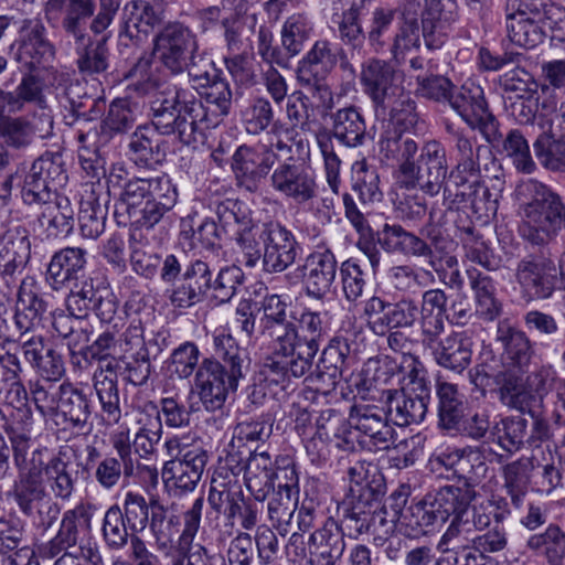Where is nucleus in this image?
<instances>
[{
	"label": "nucleus",
	"instance_id": "nucleus-14",
	"mask_svg": "<svg viewBox=\"0 0 565 565\" xmlns=\"http://www.w3.org/2000/svg\"><path fill=\"white\" fill-rule=\"evenodd\" d=\"M171 458L164 463L163 477L180 492L193 491L209 461V452L199 444H188L185 438L172 437L166 444Z\"/></svg>",
	"mask_w": 565,
	"mask_h": 565
},
{
	"label": "nucleus",
	"instance_id": "nucleus-22",
	"mask_svg": "<svg viewBox=\"0 0 565 565\" xmlns=\"http://www.w3.org/2000/svg\"><path fill=\"white\" fill-rule=\"evenodd\" d=\"M413 177H408L405 188H419L424 193L435 196L444 190L448 173V162L445 146L436 140L426 141L420 148Z\"/></svg>",
	"mask_w": 565,
	"mask_h": 565
},
{
	"label": "nucleus",
	"instance_id": "nucleus-44",
	"mask_svg": "<svg viewBox=\"0 0 565 565\" xmlns=\"http://www.w3.org/2000/svg\"><path fill=\"white\" fill-rule=\"evenodd\" d=\"M331 72L319 64H315L309 57L302 56L296 68L297 83L307 88L312 97L318 99L320 107L328 113L334 107V96L331 87L327 83V77Z\"/></svg>",
	"mask_w": 565,
	"mask_h": 565
},
{
	"label": "nucleus",
	"instance_id": "nucleus-27",
	"mask_svg": "<svg viewBox=\"0 0 565 565\" xmlns=\"http://www.w3.org/2000/svg\"><path fill=\"white\" fill-rule=\"evenodd\" d=\"M449 135L451 154L456 166L449 172V182L454 185L463 184L466 181L480 174V151L482 146L477 143L476 136L465 129L446 128Z\"/></svg>",
	"mask_w": 565,
	"mask_h": 565
},
{
	"label": "nucleus",
	"instance_id": "nucleus-35",
	"mask_svg": "<svg viewBox=\"0 0 565 565\" xmlns=\"http://www.w3.org/2000/svg\"><path fill=\"white\" fill-rule=\"evenodd\" d=\"M505 18H529L545 21L553 31V38L565 41V9L548 0H505Z\"/></svg>",
	"mask_w": 565,
	"mask_h": 565
},
{
	"label": "nucleus",
	"instance_id": "nucleus-63",
	"mask_svg": "<svg viewBox=\"0 0 565 565\" xmlns=\"http://www.w3.org/2000/svg\"><path fill=\"white\" fill-rule=\"evenodd\" d=\"M419 236L406 231L399 224L385 223L381 230L376 232V241L379 245L387 253L403 254L405 256L416 257L417 250L423 245L419 244Z\"/></svg>",
	"mask_w": 565,
	"mask_h": 565
},
{
	"label": "nucleus",
	"instance_id": "nucleus-58",
	"mask_svg": "<svg viewBox=\"0 0 565 565\" xmlns=\"http://www.w3.org/2000/svg\"><path fill=\"white\" fill-rule=\"evenodd\" d=\"M526 547L543 556L546 565H565V532L550 524L544 532L531 535Z\"/></svg>",
	"mask_w": 565,
	"mask_h": 565
},
{
	"label": "nucleus",
	"instance_id": "nucleus-50",
	"mask_svg": "<svg viewBox=\"0 0 565 565\" xmlns=\"http://www.w3.org/2000/svg\"><path fill=\"white\" fill-rule=\"evenodd\" d=\"M161 15L145 0H130L122 9V26L120 36L140 41V34L147 36L150 31L160 25Z\"/></svg>",
	"mask_w": 565,
	"mask_h": 565
},
{
	"label": "nucleus",
	"instance_id": "nucleus-59",
	"mask_svg": "<svg viewBox=\"0 0 565 565\" xmlns=\"http://www.w3.org/2000/svg\"><path fill=\"white\" fill-rule=\"evenodd\" d=\"M533 460L522 456L502 468L503 487L515 508H521L531 482Z\"/></svg>",
	"mask_w": 565,
	"mask_h": 565
},
{
	"label": "nucleus",
	"instance_id": "nucleus-47",
	"mask_svg": "<svg viewBox=\"0 0 565 565\" xmlns=\"http://www.w3.org/2000/svg\"><path fill=\"white\" fill-rule=\"evenodd\" d=\"M436 396L438 399V425L444 430H459L461 419L465 418V395L459 392L456 384L440 381L436 382Z\"/></svg>",
	"mask_w": 565,
	"mask_h": 565
},
{
	"label": "nucleus",
	"instance_id": "nucleus-21",
	"mask_svg": "<svg viewBox=\"0 0 565 565\" xmlns=\"http://www.w3.org/2000/svg\"><path fill=\"white\" fill-rule=\"evenodd\" d=\"M270 174L271 188L296 203H306L317 196L318 185L311 169L301 161L287 158L276 162Z\"/></svg>",
	"mask_w": 565,
	"mask_h": 565
},
{
	"label": "nucleus",
	"instance_id": "nucleus-11",
	"mask_svg": "<svg viewBox=\"0 0 565 565\" xmlns=\"http://www.w3.org/2000/svg\"><path fill=\"white\" fill-rule=\"evenodd\" d=\"M525 370L502 365L494 371L488 364H478L469 371L470 382L482 395L495 393L499 402L510 409L525 414L533 409L536 397L525 387Z\"/></svg>",
	"mask_w": 565,
	"mask_h": 565
},
{
	"label": "nucleus",
	"instance_id": "nucleus-42",
	"mask_svg": "<svg viewBox=\"0 0 565 565\" xmlns=\"http://www.w3.org/2000/svg\"><path fill=\"white\" fill-rule=\"evenodd\" d=\"M156 126L139 127L130 136L128 157L139 168H152L161 163L166 157L164 141L160 138Z\"/></svg>",
	"mask_w": 565,
	"mask_h": 565
},
{
	"label": "nucleus",
	"instance_id": "nucleus-9",
	"mask_svg": "<svg viewBox=\"0 0 565 565\" xmlns=\"http://www.w3.org/2000/svg\"><path fill=\"white\" fill-rule=\"evenodd\" d=\"M331 130L317 136V142L324 161L326 179L333 193L340 189L341 159L334 150L333 140L348 149H356L369 137L366 120L361 109L349 105L331 114Z\"/></svg>",
	"mask_w": 565,
	"mask_h": 565
},
{
	"label": "nucleus",
	"instance_id": "nucleus-32",
	"mask_svg": "<svg viewBox=\"0 0 565 565\" xmlns=\"http://www.w3.org/2000/svg\"><path fill=\"white\" fill-rule=\"evenodd\" d=\"M423 498L438 525H441L455 515L457 521H461L466 507L477 498V491L447 484L428 491Z\"/></svg>",
	"mask_w": 565,
	"mask_h": 565
},
{
	"label": "nucleus",
	"instance_id": "nucleus-12",
	"mask_svg": "<svg viewBox=\"0 0 565 565\" xmlns=\"http://www.w3.org/2000/svg\"><path fill=\"white\" fill-rule=\"evenodd\" d=\"M407 500L408 488L404 486L390 494L384 503L386 520L383 534L391 535L397 532L409 539H419L438 526L424 498L409 505H407Z\"/></svg>",
	"mask_w": 565,
	"mask_h": 565
},
{
	"label": "nucleus",
	"instance_id": "nucleus-57",
	"mask_svg": "<svg viewBox=\"0 0 565 565\" xmlns=\"http://www.w3.org/2000/svg\"><path fill=\"white\" fill-rule=\"evenodd\" d=\"M313 32L310 18L303 12L289 15L280 30V43L287 61L298 56L305 49Z\"/></svg>",
	"mask_w": 565,
	"mask_h": 565
},
{
	"label": "nucleus",
	"instance_id": "nucleus-20",
	"mask_svg": "<svg viewBox=\"0 0 565 565\" xmlns=\"http://www.w3.org/2000/svg\"><path fill=\"white\" fill-rule=\"evenodd\" d=\"M258 238L263 244L262 270L266 274H280L297 258L298 243L290 230L279 222H266L259 227Z\"/></svg>",
	"mask_w": 565,
	"mask_h": 565
},
{
	"label": "nucleus",
	"instance_id": "nucleus-60",
	"mask_svg": "<svg viewBox=\"0 0 565 565\" xmlns=\"http://www.w3.org/2000/svg\"><path fill=\"white\" fill-rule=\"evenodd\" d=\"M181 526L180 516L159 500H151L150 531L158 550L164 551L179 534Z\"/></svg>",
	"mask_w": 565,
	"mask_h": 565
},
{
	"label": "nucleus",
	"instance_id": "nucleus-39",
	"mask_svg": "<svg viewBox=\"0 0 565 565\" xmlns=\"http://www.w3.org/2000/svg\"><path fill=\"white\" fill-rule=\"evenodd\" d=\"M108 192L103 184L94 183L85 190L79 202L78 225L83 237L96 239L105 230Z\"/></svg>",
	"mask_w": 565,
	"mask_h": 565
},
{
	"label": "nucleus",
	"instance_id": "nucleus-33",
	"mask_svg": "<svg viewBox=\"0 0 565 565\" xmlns=\"http://www.w3.org/2000/svg\"><path fill=\"white\" fill-rule=\"evenodd\" d=\"M338 262L329 249L311 254L303 266V288L309 298L323 300L332 289Z\"/></svg>",
	"mask_w": 565,
	"mask_h": 565
},
{
	"label": "nucleus",
	"instance_id": "nucleus-8",
	"mask_svg": "<svg viewBox=\"0 0 565 565\" xmlns=\"http://www.w3.org/2000/svg\"><path fill=\"white\" fill-rule=\"evenodd\" d=\"M271 339V352L264 359L259 374L264 381L286 387L312 367L315 354L303 344L296 324L265 333Z\"/></svg>",
	"mask_w": 565,
	"mask_h": 565
},
{
	"label": "nucleus",
	"instance_id": "nucleus-51",
	"mask_svg": "<svg viewBox=\"0 0 565 565\" xmlns=\"http://www.w3.org/2000/svg\"><path fill=\"white\" fill-rule=\"evenodd\" d=\"M87 522L83 509L68 510L63 514L62 522L56 535L44 544L40 553L47 558L62 554H70L67 551L75 547L79 539V529Z\"/></svg>",
	"mask_w": 565,
	"mask_h": 565
},
{
	"label": "nucleus",
	"instance_id": "nucleus-34",
	"mask_svg": "<svg viewBox=\"0 0 565 565\" xmlns=\"http://www.w3.org/2000/svg\"><path fill=\"white\" fill-rule=\"evenodd\" d=\"M25 361L45 382H56L65 373L62 354L42 335H31L21 341Z\"/></svg>",
	"mask_w": 565,
	"mask_h": 565
},
{
	"label": "nucleus",
	"instance_id": "nucleus-5",
	"mask_svg": "<svg viewBox=\"0 0 565 565\" xmlns=\"http://www.w3.org/2000/svg\"><path fill=\"white\" fill-rule=\"evenodd\" d=\"M522 223L520 234L532 245L543 246L565 232L564 199L550 185L529 179L516 188Z\"/></svg>",
	"mask_w": 565,
	"mask_h": 565
},
{
	"label": "nucleus",
	"instance_id": "nucleus-41",
	"mask_svg": "<svg viewBox=\"0 0 565 565\" xmlns=\"http://www.w3.org/2000/svg\"><path fill=\"white\" fill-rule=\"evenodd\" d=\"M427 350L441 367L461 373L471 363V341L462 332H451Z\"/></svg>",
	"mask_w": 565,
	"mask_h": 565
},
{
	"label": "nucleus",
	"instance_id": "nucleus-6",
	"mask_svg": "<svg viewBox=\"0 0 565 565\" xmlns=\"http://www.w3.org/2000/svg\"><path fill=\"white\" fill-rule=\"evenodd\" d=\"M349 489L342 501V526L349 536L382 532L386 520L382 478L370 476L363 462H356L348 470Z\"/></svg>",
	"mask_w": 565,
	"mask_h": 565
},
{
	"label": "nucleus",
	"instance_id": "nucleus-64",
	"mask_svg": "<svg viewBox=\"0 0 565 565\" xmlns=\"http://www.w3.org/2000/svg\"><path fill=\"white\" fill-rule=\"evenodd\" d=\"M352 190L363 203L380 202L383 193L380 188V175L376 167L366 159L358 160L351 169Z\"/></svg>",
	"mask_w": 565,
	"mask_h": 565
},
{
	"label": "nucleus",
	"instance_id": "nucleus-48",
	"mask_svg": "<svg viewBox=\"0 0 565 565\" xmlns=\"http://www.w3.org/2000/svg\"><path fill=\"white\" fill-rule=\"evenodd\" d=\"M39 210V226L46 238L66 236L73 231L74 209L66 196L60 195Z\"/></svg>",
	"mask_w": 565,
	"mask_h": 565
},
{
	"label": "nucleus",
	"instance_id": "nucleus-61",
	"mask_svg": "<svg viewBox=\"0 0 565 565\" xmlns=\"http://www.w3.org/2000/svg\"><path fill=\"white\" fill-rule=\"evenodd\" d=\"M31 257V244L26 236L8 241L0 250V276L8 287L14 285V276L21 273Z\"/></svg>",
	"mask_w": 565,
	"mask_h": 565
},
{
	"label": "nucleus",
	"instance_id": "nucleus-24",
	"mask_svg": "<svg viewBox=\"0 0 565 565\" xmlns=\"http://www.w3.org/2000/svg\"><path fill=\"white\" fill-rule=\"evenodd\" d=\"M277 161L278 153L273 148L242 145L235 150L231 166L238 184L248 191H255Z\"/></svg>",
	"mask_w": 565,
	"mask_h": 565
},
{
	"label": "nucleus",
	"instance_id": "nucleus-29",
	"mask_svg": "<svg viewBox=\"0 0 565 565\" xmlns=\"http://www.w3.org/2000/svg\"><path fill=\"white\" fill-rule=\"evenodd\" d=\"M86 250L66 247L52 256L45 273V281L55 290H64L86 278Z\"/></svg>",
	"mask_w": 565,
	"mask_h": 565
},
{
	"label": "nucleus",
	"instance_id": "nucleus-13",
	"mask_svg": "<svg viewBox=\"0 0 565 565\" xmlns=\"http://www.w3.org/2000/svg\"><path fill=\"white\" fill-rule=\"evenodd\" d=\"M532 417V423L521 416L511 415L495 422L491 428V441L507 452L497 455L499 462L525 447H540L552 437L551 427L547 420L534 409L526 411Z\"/></svg>",
	"mask_w": 565,
	"mask_h": 565
},
{
	"label": "nucleus",
	"instance_id": "nucleus-38",
	"mask_svg": "<svg viewBox=\"0 0 565 565\" xmlns=\"http://www.w3.org/2000/svg\"><path fill=\"white\" fill-rule=\"evenodd\" d=\"M81 462L71 460L61 454L43 463L44 483L51 494L61 501H68L79 480Z\"/></svg>",
	"mask_w": 565,
	"mask_h": 565
},
{
	"label": "nucleus",
	"instance_id": "nucleus-25",
	"mask_svg": "<svg viewBox=\"0 0 565 565\" xmlns=\"http://www.w3.org/2000/svg\"><path fill=\"white\" fill-rule=\"evenodd\" d=\"M515 279L532 297L548 298L557 282L556 266L544 253L524 256L516 265Z\"/></svg>",
	"mask_w": 565,
	"mask_h": 565
},
{
	"label": "nucleus",
	"instance_id": "nucleus-15",
	"mask_svg": "<svg viewBox=\"0 0 565 565\" xmlns=\"http://www.w3.org/2000/svg\"><path fill=\"white\" fill-rule=\"evenodd\" d=\"M196 49V35L184 24L170 22L154 35L152 54L170 74L179 75Z\"/></svg>",
	"mask_w": 565,
	"mask_h": 565
},
{
	"label": "nucleus",
	"instance_id": "nucleus-3",
	"mask_svg": "<svg viewBox=\"0 0 565 565\" xmlns=\"http://www.w3.org/2000/svg\"><path fill=\"white\" fill-rule=\"evenodd\" d=\"M178 198V188L167 173L134 177L122 185L114 216L119 225L130 222L137 228L150 230L175 206Z\"/></svg>",
	"mask_w": 565,
	"mask_h": 565
},
{
	"label": "nucleus",
	"instance_id": "nucleus-2",
	"mask_svg": "<svg viewBox=\"0 0 565 565\" xmlns=\"http://www.w3.org/2000/svg\"><path fill=\"white\" fill-rule=\"evenodd\" d=\"M43 11L51 25L60 23L66 36L73 39L82 74H99L108 68V36L93 39L87 33L88 21L96 15L95 0H46Z\"/></svg>",
	"mask_w": 565,
	"mask_h": 565
},
{
	"label": "nucleus",
	"instance_id": "nucleus-19",
	"mask_svg": "<svg viewBox=\"0 0 565 565\" xmlns=\"http://www.w3.org/2000/svg\"><path fill=\"white\" fill-rule=\"evenodd\" d=\"M111 445L116 455H107L100 459L94 473L95 480L104 490L114 489L121 480L128 482L141 467L131 451L129 430L113 435Z\"/></svg>",
	"mask_w": 565,
	"mask_h": 565
},
{
	"label": "nucleus",
	"instance_id": "nucleus-28",
	"mask_svg": "<svg viewBox=\"0 0 565 565\" xmlns=\"http://www.w3.org/2000/svg\"><path fill=\"white\" fill-rule=\"evenodd\" d=\"M479 58L482 67L487 71H499L508 65H516V67L500 76L499 84L505 93H514L519 99H523L530 93L532 75L524 68L519 67L522 54L518 52L493 54L488 49L482 47L479 51Z\"/></svg>",
	"mask_w": 565,
	"mask_h": 565
},
{
	"label": "nucleus",
	"instance_id": "nucleus-62",
	"mask_svg": "<svg viewBox=\"0 0 565 565\" xmlns=\"http://www.w3.org/2000/svg\"><path fill=\"white\" fill-rule=\"evenodd\" d=\"M135 114L130 102L125 98H117L109 105L106 117L99 122L97 132L98 140L102 143H108L114 135L124 134L135 124Z\"/></svg>",
	"mask_w": 565,
	"mask_h": 565
},
{
	"label": "nucleus",
	"instance_id": "nucleus-56",
	"mask_svg": "<svg viewBox=\"0 0 565 565\" xmlns=\"http://www.w3.org/2000/svg\"><path fill=\"white\" fill-rule=\"evenodd\" d=\"M380 150L386 160H394L398 166L402 182L405 184L408 177H413L417 164L415 156L418 152L417 142L409 137L398 134L394 137H383L380 141Z\"/></svg>",
	"mask_w": 565,
	"mask_h": 565
},
{
	"label": "nucleus",
	"instance_id": "nucleus-36",
	"mask_svg": "<svg viewBox=\"0 0 565 565\" xmlns=\"http://www.w3.org/2000/svg\"><path fill=\"white\" fill-rule=\"evenodd\" d=\"M344 530L341 521L329 519L310 535L311 565H339L345 551Z\"/></svg>",
	"mask_w": 565,
	"mask_h": 565
},
{
	"label": "nucleus",
	"instance_id": "nucleus-53",
	"mask_svg": "<svg viewBox=\"0 0 565 565\" xmlns=\"http://www.w3.org/2000/svg\"><path fill=\"white\" fill-rule=\"evenodd\" d=\"M315 430L326 437L328 441L333 438L335 447L341 451H353L355 448L350 415L345 417L337 409H324L320 412L315 422Z\"/></svg>",
	"mask_w": 565,
	"mask_h": 565
},
{
	"label": "nucleus",
	"instance_id": "nucleus-45",
	"mask_svg": "<svg viewBox=\"0 0 565 565\" xmlns=\"http://www.w3.org/2000/svg\"><path fill=\"white\" fill-rule=\"evenodd\" d=\"M90 393L74 386L72 383L60 384V408L58 414L64 417L73 427L89 430L92 423V398Z\"/></svg>",
	"mask_w": 565,
	"mask_h": 565
},
{
	"label": "nucleus",
	"instance_id": "nucleus-23",
	"mask_svg": "<svg viewBox=\"0 0 565 565\" xmlns=\"http://www.w3.org/2000/svg\"><path fill=\"white\" fill-rule=\"evenodd\" d=\"M352 428L369 438V444L375 450L390 449L394 441L395 429L386 409L370 403H355L350 408Z\"/></svg>",
	"mask_w": 565,
	"mask_h": 565
},
{
	"label": "nucleus",
	"instance_id": "nucleus-4",
	"mask_svg": "<svg viewBox=\"0 0 565 565\" xmlns=\"http://www.w3.org/2000/svg\"><path fill=\"white\" fill-rule=\"evenodd\" d=\"M215 354L223 361L204 359L198 366L194 388L207 412L223 408L230 391H235L244 377L249 361L244 349L239 348L230 333L214 337Z\"/></svg>",
	"mask_w": 565,
	"mask_h": 565
},
{
	"label": "nucleus",
	"instance_id": "nucleus-1",
	"mask_svg": "<svg viewBox=\"0 0 565 565\" xmlns=\"http://www.w3.org/2000/svg\"><path fill=\"white\" fill-rule=\"evenodd\" d=\"M202 99L189 88L162 93L151 103V121L166 136L175 135L185 146L203 142L205 131L217 127L232 108V89L222 76L204 86Z\"/></svg>",
	"mask_w": 565,
	"mask_h": 565
},
{
	"label": "nucleus",
	"instance_id": "nucleus-37",
	"mask_svg": "<svg viewBox=\"0 0 565 565\" xmlns=\"http://www.w3.org/2000/svg\"><path fill=\"white\" fill-rule=\"evenodd\" d=\"M382 399L391 422L396 426L404 427L424 420L429 397L411 394L407 390H383Z\"/></svg>",
	"mask_w": 565,
	"mask_h": 565
},
{
	"label": "nucleus",
	"instance_id": "nucleus-16",
	"mask_svg": "<svg viewBox=\"0 0 565 565\" xmlns=\"http://www.w3.org/2000/svg\"><path fill=\"white\" fill-rule=\"evenodd\" d=\"M448 104L472 130L478 129L488 142H499V124L490 113L480 86L462 85L455 88Z\"/></svg>",
	"mask_w": 565,
	"mask_h": 565
},
{
	"label": "nucleus",
	"instance_id": "nucleus-54",
	"mask_svg": "<svg viewBox=\"0 0 565 565\" xmlns=\"http://www.w3.org/2000/svg\"><path fill=\"white\" fill-rule=\"evenodd\" d=\"M459 480L463 481L461 488H475L487 477L489 467L486 461L483 447H466L457 450L456 459L450 462Z\"/></svg>",
	"mask_w": 565,
	"mask_h": 565
},
{
	"label": "nucleus",
	"instance_id": "nucleus-17",
	"mask_svg": "<svg viewBox=\"0 0 565 565\" xmlns=\"http://www.w3.org/2000/svg\"><path fill=\"white\" fill-rule=\"evenodd\" d=\"M363 313L367 326L376 335H386L393 329H409L418 320V305L409 297L390 302L379 296H372L364 305Z\"/></svg>",
	"mask_w": 565,
	"mask_h": 565
},
{
	"label": "nucleus",
	"instance_id": "nucleus-49",
	"mask_svg": "<svg viewBox=\"0 0 565 565\" xmlns=\"http://www.w3.org/2000/svg\"><path fill=\"white\" fill-rule=\"evenodd\" d=\"M427 241L419 238V247L416 257L428 259V265L441 278L443 268H454L458 266V259L452 254L455 249V242L446 232H420Z\"/></svg>",
	"mask_w": 565,
	"mask_h": 565
},
{
	"label": "nucleus",
	"instance_id": "nucleus-55",
	"mask_svg": "<svg viewBox=\"0 0 565 565\" xmlns=\"http://www.w3.org/2000/svg\"><path fill=\"white\" fill-rule=\"evenodd\" d=\"M76 139L79 143L78 159L81 167L86 175L92 180L85 184V190H89V185L94 183L102 184V179L106 178V161L98 153L99 147L105 146L106 143H102L98 140L97 132L93 130L82 129L78 131Z\"/></svg>",
	"mask_w": 565,
	"mask_h": 565
},
{
	"label": "nucleus",
	"instance_id": "nucleus-18",
	"mask_svg": "<svg viewBox=\"0 0 565 565\" xmlns=\"http://www.w3.org/2000/svg\"><path fill=\"white\" fill-rule=\"evenodd\" d=\"M392 60L369 58L361 66L360 83L372 108L384 106L404 90L403 74Z\"/></svg>",
	"mask_w": 565,
	"mask_h": 565
},
{
	"label": "nucleus",
	"instance_id": "nucleus-7",
	"mask_svg": "<svg viewBox=\"0 0 565 565\" xmlns=\"http://www.w3.org/2000/svg\"><path fill=\"white\" fill-rule=\"evenodd\" d=\"M13 455L19 471L13 490L14 501L23 514L47 529L56 520L60 509L52 502L44 483L42 451L28 454L25 443H19L14 446Z\"/></svg>",
	"mask_w": 565,
	"mask_h": 565
},
{
	"label": "nucleus",
	"instance_id": "nucleus-43",
	"mask_svg": "<svg viewBox=\"0 0 565 565\" xmlns=\"http://www.w3.org/2000/svg\"><path fill=\"white\" fill-rule=\"evenodd\" d=\"M275 460L267 451H250L247 457V467L244 481L254 499L263 503L269 492L274 490Z\"/></svg>",
	"mask_w": 565,
	"mask_h": 565
},
{
	"label": "nucleus",
	"instance_id": "nucleus-52",
	"mask_svg": "<svg viewBox=\"0 0 565 565\" xmlns=\"http://www.w3.org/2000/svg\"><path fill=\"white\" fill-rule=\"evenodd\" d=\"M470 288L476 300V312L486 321H493L502 312V303L497 297L493 279L480 270H467Z\"/></svg>",
	"mask_w": 565,
	"mask_h": 565
},
{
	"label": "nucleus",
	"instance_id": "nucleus-26",
	"mask_svg": "<svg viewBox=\"0 0 565 565\" xmlns=\"http://www.w3.org/2000/svg\"><path fill=\"white\" fill-rule=\"evenodd\" d=\"M213 277V270L206 260L190 259L171 291V303L185 309L202 302L211 290Z\"/></svg>",
	"mask_w": 565,
	"mask_h": 565
},
{
	"label": "nucleus",
	"instance_id": "nucleus-30",
	"mask_svg": "<svg viewBox=\"0 0 565 565\" xmlns=\"http://www.w3.org/2000/svg\"><path fill=\"white\" fill-rule=\"evenodd\" d=\"M452 185V191H448V199L457 201L460 210L467 214L468 221L471 217L476 220H488L494 215L498 210V194H493L488 186L475 177L460 185Z\"/></svg>",
	"mask_w": 565,
	"mask_h": 565
},
{
	"label": "nucleus",
	"instance_id": "nucleus-40",
	"mask_svg": "<svg viewBox=\"0 0 565 565\" xmlns=\"http://www.w3.org/2000/svg\"><path fill=\"white\" fill-rule=\"evenodd\" d=\"M495 341L503 349L502 365L526 370L533 356V349L525 332L512 326L508 319L500 320L497 326Z\"/></svg>",
	"mask_w": 565,
	"mask_h": 565
},
{
	"label": "nucleus",
	"instance_id": "nucleus-46",
	"mask_svg": "<svg viewBox=\"0 0 565 565\" xmlns=\"http://www.w3.org/2000/svg\"><path fill=\"white\" fill-rule=\"evenodd\" d=\"M373 111L377 120H387L396 135L416 129L419 122L416 102L411 98L405 89L385 102L384 106L373 109Z\"/></svg>",
	"mask_w": 565,
	"mask_h": 565
},
{
	"label": "nucleus",
	"instance_id": "nucleus-10",
	"mask_svg": "<svg viewBox=\"0 0 565 565\" xmlns=\"http://www.w3.org/2000/svg\"><path fill=\"white\" fill-rule=\"evenodd\" d=\"M225 235L237 246V262L253 269L263 264V244L258 238L259 227L253 223L250 212L235 199L215 200L210 203Z\"/></svg>",
	"mask_w": 565,
	"mask_h": 565
},
{
	"label": "nucleus",
	"instance_id": "nucleus-31",
	"mask_svg": "<svg viewBox=\"0 0 565 565\" xmlns=\"http://www.w3.org/2000/svg\"><path fill=\"white\" fill-rule=\"evenodd\" d=\"M55 54L53 44L46 38L44 24L38 20H25L20 30L17 61L30 70L52 61Z\"/></svg>",
	"mask_w": 565,
	"mask_h": 565
}]
</instances>
